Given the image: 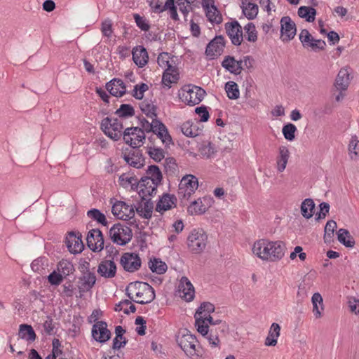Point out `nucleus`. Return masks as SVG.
<instances>
[{
    "mask_svg": "<svg viewBox=\"0 0 359 359\" xmlns=\"http://www.w3.org/2000/svg\"><path fill=\"white\" fill-rule=\"evenodd\" d=\"M128 297L140 304H146L151 302L155 299L154 288L144 282H133L126 287Z\"/></svg>",
    "mask_w": 359,
    "mask_h": 359,
    "instance_id": "nucleus-1",
    "label": "nucleus"
},
{
    "mask_svg": "<svg viewBox=\"0 0 359 359\" xmlns=\"http://www.w3.org/2000/svg\"><path fill=\"white\" fill-rule=\"evenodd\" d=\"M177 343L190 359H201L204 351L199 345L196 337L188 330H184L177 336Z\"/></svg>",
    "mask_w": 359,
    "mask_h": 359,
    "instance_id": "nucleus-2",
    "label": "nucleus"
},
{
    "mask_svg": "<svg viewBox=\"0 0 359 359\" xmlns=\"http://www.w3.org/2000/svg\"><path fill=\"white\" fill-rule=\"evenodd\" d=\"M170 55L164 52L159 54L157 58L158 65L165 69L162 77V82L168 88L171 87L172 83H177L179 79L177 69L172 64L173 61H170Z\"/></svg>",
    "mask_w": 359,
    "mask_h": 359,
    "instance_id": "nucleus-3",
    "label": "nucleus"
},
{
    "mask_svg": "<svg viewBox=\"0 0 359 359\" xmlns=\"http://www.w3.org/2000/svg\"><path fill=\"white\" fill-rule=\"evenodd\" d=\"M205 95V91L202 88L191 84L184 86L178 94L180 99L190 106L199 104Z\"/></svg>",
    "mask_w": 359,
    "mask_h": 359,
    "instance_id": "nucleus-4",
    "label": "nucleus"
},
{
    "mask_svg": "<svg viewBox=\"0 0 359 359\" xmlns=\"http://www.w3.org/2000/svg\"><path fill=\"white\" fill-rule=\"evenodd\" d=\"M198 187L197 177L192 175H187L182 177L177 191V196L180 202L184 205Z\"/></svg>",
    "mask_w": 359,
    "mask_h": 359,
    "instance_id": "nucleus-5",
    "label": "nucleus"
},
{
    "mask_svg": "<svg viewBox=\"0 0 359 359\" xmlns=\"http://www.w3.org/2000/svg\"><path fill=\"white\" fill-rule=\"evenodd\" d=\"M208 236L203 229H193L187 237L189 250L195 254L201 253L206 248Z\"/></svg>",
    "mask_w": 359,
    "mask_h": 359,
    "instance_id": "nucleus-6",
    "label": "nucleus"
},
{
    "mask_svg": "<svg viewBox=\"0 0 359 359\" xmlns=\"http://www.w3.org/2000/svg\"><path fill=\"white\" fill-rule=\"evenodd\" d=\"M109 234L113 243L118 245H126L131 241L133 237L131 229L119 223L114 224L109 229Z\"/></svg>",
    "mask_w": 359,
    "mask_h": 359,
    "instance_id": "nucleus-7",
    "label": "nucleus"
},
{
    "mask_svg": "<svg viewBox=\"0 0 359 359\" xmlns=\"http://www.w3.org/2000/svg\"><path fill=\"white\" fill-rule=\"evenodd\" d=\"M101 128L106 135L114 141L123 135V124L118 118L106 117L101 122Z\"/></svg>",
    "mask_w": 359,
    "mask_h": 359,
    "instance_id": "nucleus-8",
    "label": "nucleus"
},
{
    "mask_svg": "<svg viewBox=\"0 0 359 359\" xmlns=\"http://www.w3.org/2000/svg\"><path fill=\"white\" fill-rule=\"evenodd\" d=\"M124 142L133 148L140 147L143 144L145 135L141 128L131 127L125 129L123 133Z\"/></svg>",
    "mask_w": 359,
    "mask_h": 359,
    "instance_id": "nucleus-9",
    "label": "nucleus"
},
{
    "mask_svg": "<svg viewBox=\"0 0 359 359\" xmlns=\"http://www.w3.org/2000/svg\"><path fill=\"white\" fill-rule=\"evenodd\" d=\"M141 259L134 252H124L120 259V264L123 269L130 273L139 270L141 266Z\"/></svg>",
    "mask_w": 359,
    "mask_h": 359,
    "instance_id": "nucleus-10",
    "label": "nucleus"
},
{
    "mask_svg": "<svg viewBox=\"0 0 359 359\" xmlns=\"http://www.w3.org/2000/svg\"><path fill=\"white\" fill-rule=\"evenodd\" d=\"M111 212L118 219L125 221L130 220L135 216L134 208L121 201L113 205Z\"/></svg>",
    "mask_w": 359,
    "mask_h": 359,
    "instance_id": "nucleus-11",
    "label": "nucleus"
},
{
    "mask_svg": "<svg viewBox=\"0 0 359 359\" xmlns=\"http://www.w3.org/2000/svg\"><path fill=\"white\" fill-rule=\"evenodd\" d=\"M88 247L93 252H100L104 248V238L99 229H91L86 238Z\"/></svg>",
    "mask_w": 359,
    "mask_h": 359,
    "instance_id": "nucleus-12",
    "label": "nucleus"
},
{
    "mask_svg": "<svg viewBox=\"0 0 359 359\" xmlns=\"http://www.w3.org/2000/svg\"><path fill=\"white\" fill-rule=\"evenodd\" d=\"M280 33L283 41H290L294 39L297 29L295 23L289 16H284L280 20Z\"/></svg>",
    "mask_w": 359,
    "mask_h": 359,
    "instance_id": "nucleus-13",
    "label": "nucleus"
},
{
    "mask_svg": "<svg viewBox=\"0 0 359 359\" xmlns=\"http://www.w3.org/2000/svg\"><path fill=\"white\" fill-rule=\"evenodd\" d=\"M225 29L231 43L235 46L241 45L243 40V36L242 27L238 21L234 20L226 23Z\"/></svg>",
    "mask_w": 359,
    "mask_h": 359,
    "instance_id": "nucleus-14",
    "label": "nucleus"
},
{
    "mask_svg": "<svg viewBox=\"0 0 359 359\" xmlns=\"http://www.w3.org/2000/svg\"><path fill=\"white\" fill-rule=\"evenodd\" d=\"M96 276L94 272L90 271L88 269L83 271L82 276L79 278L78 288L81 296L83 293L90 291L95 285Z\"/></svg>",
    "mask_w": 359,
    "mask_h": 359,
    "instance_id": "nucleus-15",
    "label": "nucleus"
},
{
    "mask_svg": "<svg viewBox=\"0 0 359 359\" xmlns=\"http://www.w3.org/2000/svg\"><path fill=\"white\" fill-rule=\"evenodd\" d=\"M225 46L224 39L222 36H216L208 44L205 49L207 56L214 58L215 56L220 55L224 50Z\"/></svg>",
    "mask_w": 359,
    "mask_h": 359,
    "instance_id": "nucleus-16",
    "label": "nucleus"
},
{
    "mask_svg": "<svg viewBox=\"0 0 359 359\" xmlns=\"http://www.w3.org/2000/svg\"><path fill=\"white\" fill-rule=\"evenodd\" d=\"M114 259V257H112ZM117 267L113 259H104L101 261L97 267L98 274L104 278H113L116 275Z\"/></svg>",
    "mask_w": 359,
    "mask_h": 359,
    "instance_id": "nucleus-17",
    "label": "nucleus"
},
{
    "mask_svg": "<svg viewBox=\"0 0 359 359\" xmlns=\"http://www.w3.org/2000/svg\"><path fill=\"white\" fill-rule=\"evenodd\" d=\"M92 336L97 341L104 343L110 339L111 332L104 321H98L92 328Z\"/></svg>",
    "mask_w": 359,
    "mask_h": 359,
    "instance_id": "nucleus-18",
    "label": "nucleus"
},
{
    "mask_svg": "<svg viewBox=\"0 0 359 359\" xmlns=\"http://www.w3.org/2000/svg\"><path fill=\"white\" fill-rule=\"evenodd\" d=\"M270 262H276L280 260L285 255L286 246L281 241H269Z\"/></svg>",
    "mask_w": 359,
    "mask_h": 359,
    "instance_id": "nucleus-19",
    "label": "nucleus"
},
{
    "mask_svg": "<svg viewBox=\"0 0 359 359\" xmlns=\"http://www.w3.org/2000/svg\"><path fill=\"white\" fill-rule=\"evenodd\" d=\"M178 292L180 296L187 302H191L194 297V287L190 280L185 276L182 277L179 285Z\"/></svg>",
    "mask_w": 359,
    "mask_h": 359,
    "instance_id": "nucleus-20",
    "label": "nucleus"
},
{
    "mask_svg": "<svg viewBox=\"0 0 359 359\" xmlns=\"http://www.w3.org/2000/svg\"><path fill=\"white\" fill-rule=\"evenodd\" d=\"M221 322V320H214L210 315L206 316H200V317H196L195 326L199 333L203 336H205L209 332L208 324L215 325L219 324Z\"/></svg>",
    "mask_w": 359,
    "mask_h": 359,
    "instance_id": "nucleus-21",
    "label": "nucleus"
},
{
    "mask_svg": "<svg viewBox=\"0 0 359 359\" xmlns=\"http://www.w3.org/2000/svg\"><path fill=\"white\" fill-rule=\"evenodd\" d=\"M269 241L261 239L256 241L252 247L253 253L262 260L269 262Z\"/></svg>",
    "mask_w": 359,
    "mask_h": 359,
    "instance_id": "nucleus-22",
    "label": "nucleus"
},
{
    "mask_svg": "<svg viewBox=\"0 0 359 359\" xmlns=\"http://www.w3.org/2000/svg\"><path fill=\"white\" fill-rule=\"evenodd\" d=\"M66 245L71 253L81 252L83 249L81 236H77L74 232H69L66 237Z\"/></svg>",
    "mask_w": 359,
    "mask_h": 359,
    "instance_id": "nucleus-23",
    "label": "nucleus"
},
{
    "mask_svg": "<svg viewBox=\"0 0 359 359\" xmlns=\"http://www.w3.org/2000/svg\"><path fill=\"white\" fill-rule=\"evenodd\" d=\"M106 88L111 95L116 97H122L126 93V85L120 79H114L107 83Z\"/></svg>",
    "mask_w": 359,
    "mask_h": 359,
    "instance_id": "nucleus-24",
    "label": "nucleus"
},
{
    "mask_svg": "<svg viewBox=\"0 0 359 359\" xmlns=\"http://www.w3.org/2000/svg\"><path fill=\"white\" fill-rule=\"evenodd\" d=\"M177 198L174 195L165 194L159 200L156 206V210L163 212L170 210L176 206Z\"/></svg>",
    "mask_w": 359,
    "mask_h": 359,
    "instance_id": "nucleus-25",
    "label": "nucleus"
},
{
    "mask_svg": "<svg viewBox=\"0 0 359 359\" xmlns=\"http://www.w3.org/2000/svg\"><path fill=\"white\" fill-rule=\"evenodd\" d=\"M133 60L139 67H144L149 60L146 48L143 46H137L133 50Z\"/></svg>",
    "mask_w": 359,
    "mask_h": 359,
    "instance_id": "nucleus-26",
    "label": "nucleus"
},
{
    "mask_svg": "<svg viewBox=\"0 0 359 359\" xmlns=\"http://www.w3.org/2000/svg\"><path fill=\"white\" fill-rule=\"evenodd\" d=\"M162 181V173L159 168L156 165H149L146 170V176L144 180L148 184H161Z\"/></svg>",
    "mask_w": 359,
    "mask_h": 359,
    "instance_id": "nucleus-27",
    "label": "nucleus"
},
{
    "mask_svg": "<svg viewBox=\"0 0 359 359\" xmlns=\"http://www.w3.org/2000/svg\"><path fill=\"white\" fill-rule=\"evenodd\" d=\"M205 4L203 6L205 7L206 16L208 20L211 22L219 24L222 20V17L219 13V11L214 6H209L210 2H213L212 0H203Z\"/></svg>",
    "mask_w": 359,
    "mask_h": 359,
    "instance_id": "nucleus-28",
    "label": "nucleus"
},
{
    "mask_svg": "<svg viewBox=\"0 0 359 359\" xmlns=\"http://www.w3.org/2000/svg\"><path fill=\"white\" fill-rule=\"evenodd\" d=\"M156 128H154L152 132L161 140L163 144L165 146L169 145L172 142V138L168 133L165 126L160 121H156Z\"/></svg>",
    "mask_w": 359,
    "mask_h": 359,
    "instance_id": "nucleus-29",
    "label": "nucleus"
},
{
    "mask_svg": "<svg viewBox=\"0 0 359 359\" xmlns=\"http://www.w3.org/2000/svg\"><path fill=\"white\" fill-rule=\"evenodd\" d=\"M124 160L130 166L135 168H141L144 165V158L139 151H133L124 155Z\"/></svg>",
    "mask_w": 359,
    "mask_h": 359,
    "instance_id": "nucleus-30",
    "label": "nucleus"
},
{
    "mask_svg": "<svg viewBox=\"0 0 359 359\" xmlns=\"http://www.w3.org/2000/svg\"><path fill=\"white\" fill-rule=\"evenodd\" d=\"M135 209L140 216L145 219H149L152 215L154 204L150 199L147 200L144 198V200L142 199V203L139 204L137 207H135Z\"/></svg>",
    "mask_w": 359,
    "mask_h": 359,
    "instance_id": "nucleus-31",
    "label": "nucleus"
},
{
    "mask_svg": "<svg viewBox=\"0 0 359 359\" xmlns=\"http://www.w3.org/2000/svg\"><path fill=\"white\" fill-rule=\"evenodd\" d=\"M144 180V177H142L141 180L138 183V187L140 188L139 195L144 200V198L147 196H152L155 194L156 192V187L158 184H150L147 182H143Z\"/></svg>",
    "mask_w": 359,
    "mask_h": 359,
    "instance_id": "nucleus-32",
    "label": "nucleus"
},
{
    "mask_svg": "<svg viewBox=\"0 0 359 359\" xmlns=\"http://www.w3.org/2000/svg\"><path fill=\"white\" fill-rule=\"evenodd\" d=\"M222 67L235 75H239L242 72V68L237 65V60L230 55L224 57L222 62Z\"/></svg>",
    "mask_w": 359,
    "mask_h": 359,
    "instance_id": "nucleus-33",
    "label": "nucleus"
},
{
    "mask_svg": "<svg viewBox=\"0 0 359 359\" xmlns=\"http://www.w3.org/2000/svg\"><path fill=\"white\" fill-rule=\"evenodd\" d=\"M350 82L349 74L346 69H341L335 81V86L339 90L347 89Z\"/></svg>",
    "mask_w": 359,
    "mask_h": 359,
    "instance_id": "nucleus-34",
    "label": "nucleus"
},
{
    "mask_svg": "<svg viewBox=\"0 0 359 359\" xmlns=\"http://www.w3.org/2000/svg\"><path fill=\"white\" fill-rule=\"evenodd\" d=\"M241 8L243 14L249 20L255 19L258 14V6L254 2L244 0L242 1Z\"/></svg>",
    "mask_w": 359,
    "mask_h": 359,
    "instance_id": "nucleus-35",
    "label": "nucleus"
},
{
    "mask_svg": "<svg viewBox=\"0 0 359 359\" xmlns=\"http://www.w3.org/2000/svg\"><path fill=\"white\" fill-rule=\"evenodd\" d=\"M280 325L276 323H272L269 332V334L265 340V345L268 346H276L277 344V339L280 336Z\"/></svg>",
    "mask_w": 359,
    "mask_h": 359,
    "instance_id": "nucleus-36",
    "label": "nucleus"
},
{
    "mask_svg": "<svg viewBox=\"0 0 359 359\" xmlns=\"http://www.w3.org/2000/svg\"><path fill=\"white\" fill-rule=\"evenodd\" d=\"M198 151L202 158L208 159L214 158L217 150L212 143L204 142L200 146Z\"/></svg>",
    "mask_w": 359,
    "mask_h": 359,
    "instance_id": "nucleus-37",
    "label": "nucleus"
},
{
    "mask_svg": "<svg viewBox=\"0 0 359 359\" xmlns=\"http://www.w3.org/2000/svg\"><path fill=\"white\" fill-rule=\"evenodd\" d=\"M313 304V312L316 318L322 317V311L324 310L323 300L321 294L316 292L313 294L311 298Z\"/></svg>",
    "mask_w": 359,
    "mask_h": 359,
    "instance_id": "nucleus-38",
    "label": "nucleus"
},
{
    "mask_svg": "<svg viewBox=\"0 0 359 359\" xmlns=\"http://www.w3.org/2000/svg\"><path fill=\"white\" fill-rule=\"evenodd\" d=\"M290 152L285 146H280L279 147V155L277 160V169L279 172H283L287 165Z\"/></svg>",
    "mask_w": 359,
    "mask_h": 359,
    "instance_id": "nucleus-39",
    "label": "nucleus"
},
{
    "mask_svg": "<svg viewBox=\"0 0 359 359\" xmlns=\"http://www.w3.org/2000/svg\"><path fill=\"white\" fill-rule=\"evenodd\" d=\"M337 239L339 243L347 248H353L355 241L349 231L345 229H339L337 231Z\"/></svg>",
    "mask_w": 359,
    "mask_h": 359,
    "instance_id": "nucleus-40",
    "label": "nucleus"
},
{
    "mask_svg": "<svg viewBox=\"0 0 359 359\" xmlns=\"http://www.w3.org/2000/svg\"><path fill=\"white\" fill-rule=\"evenodd\" d=\"M18 334L21 339L29 341H34L36 337L33 327L27 324H22L20 325Z\"/></svg>",
    "mask_w": 359,
    "mask_h": 359,
    "instance_id": "nucleus-41",
    "label": "nucleus"
},
{
    "mask_svg": "<svg viewBox=\"0 0 359 359\" xmlns=\"http://www.w3.org/2000/svg\"><path fill=\"white\" fill-rule=\"evenodd\" d=\"M206 210L207 207L203 204L201 198H198L192 201L187 208L188 212L191 215L203 214L205 212Z\"/></svg>",
    "mask_w": 359,
    "mask_h": 359,
    "instance_id": "nucleus-42",
    "label": "nucleus"
},
{
    "mask_svg": "<svg viewBox=\"0 0 359 359\" xmlns=\"http://www.w3.org/2000/svg\"><path fill=\"white\" fill-rule=\"evenodd\" d=\"M315 203L311 198H306L301 205V212L306 219H310L313 215Z\"/></svg>",
    "mask_w": 359,
    "mask_h": 359,
    "instance_id": "nucleus-43",
    "label": "nucleus"
},
{
    "mask_svg": "<svg viewBox=\"0 0 359 359\" xmlns=\"http://www.w3.org/2000/svg\"><path fill=\"white\" fill-rule=\"evenodd\" d=\"M298 15L302 18H305L309 22H313L316 15V10L310 6H301L298 9Z\"/></svg>",
    "mask_w": 359,
    "mask_h": 359,
    "instance_id": "nucleus-44",
    "label": "nucleus"
},
{
    "mask_svg": "<svg viewBox=\"0 0 359 359\" xmlns=\"http://www.w3.org/2000/svg\"><path fill=\"white\" fill-rule=\"evenodd\" d=\"M181 130L187 137H194L199 135L198 128L190 121H186L182 125Z\"/></svg>",
    "mask_w": 359,
    "mask_h": 359,
    "instance_id": "nucleus-45",
    "label": "nucleus"
},
{
    "mask_svg": "<svg viewBox=\"0 0 359 359\" xmlns=\"http://www.w3.org/2000/svg\"><path fill=\"white\" fill-rule=\"evenodd\" d=\"M87 216L96 221L97 223L101 224L102 225L107 226L108 224V222L105 215L101 212L98 209L93 208L89 210L87 212Z\"/></svg>",
    "mask_w": 359,
    "mask_h": 359,
    "instance_id": "nucleus-46",
    "label": "nucleus"
},
{
    "mask_svg": "<svg viewBox=\"0 0 359 359\" xmlns=\"http://www.w3.org/2000/svg\"><path fill=\"white\" fill-rule=\"evenodd\" d=\"M337 228V222L332 219L327 222L325 226L324 241L330 243L333 238L334 231Z\"/></svg>",
    "mask_w": 359,
    "mask_h": 359,
    "instance_id": "nucleus-47",
    "label": "nucleus"
},
{
    "mask_svg": "<svg viewBox=\"0 0 359 359\" xmlns=\"http://www.w3.org/2000/svg\"><path fill=\"white\" fill-rule=\"evenodd\" d=\"M57 271L63 277H66L73 273L74 267L68 260L62 259L57 264Z\"/></svg>",
    "mask_w": 359,
    "mask_h": 359,
    "instance_id": "nucleus-48",
    "label": "nucleus"
},
{
    "mask_svg": "<svg viewBox=\"0 0 359 359\" xmlns=\"http://www.w3.org/2000/svg\"><path fill=\"white\" fill-rule=\"evenodd\" d=\"M142 111L149 118H156V107L147 101H144L140 104Z\"/></svg>",
    "mask_w": 359,
    "mask_h": 359,
    "instance_id": "nucleus-49",
    "label": "nucleus"
},
{
    "mask_svg": "<svg viewBox=\"0 0 359 359\" xmlns=\"http://www.w3.org/2000/svg\"><path fill=\"white\" fill-rule=\"evenodd\" d=\"M149 267L153 272L158 274H163L167 270L166 264L158 259L151 260L149 262Z\"/></svg>",
    "mask_w": 359,
    "mask_h": 359,
    "instance_id": "nucleus-50",
    "label": "nucleus"
},
{
    "mask_svg": "<svg viewBox=\"0 0 359 359\" xmlns=\"http://www.w3.org/2000/svg\"><path fill=\"white\" fill-rule=\"evenodd\" d=\"M225 90L227 96L231 100H236L239 97V90L236 83L234 81H228L225 84Z\"/></svg>",
    "mask_w": 359,
    "mask_h": 359,
    "instance_id": "nucleus-51",
    "label": "nucleus"
},
{
    "mask_svg": "<svg viewBox=\"0 0 359 359\" xmlns=\"http://www.w3.org/2000/svg\"><path fill=\"white\" fill-rule=\"evenodd\" d=\"M215 311V306L210 302H203L198 309L195 318L201 316H206L210 315L211 313Z\"/></svg>",
    "mask_w": 359,
    "mask_h": 359,
    "instance_id": "nucleus-52",
    "label": "nucleus"
},
{
    "mask_svg": "<svg viewBox=\"0 0 359 359\" xmlns=\"http://www.w3.org/2000/svg\"><path fill=\"white\" fill-rule=\"evenodd\" d=\"M115 114L121 118H128L133 116L135 114L134 108L128 104H123L120 106Z\"/></svg>",
    "mask_w": 359,
    "mask_h": 359,
    "instance_id": "nucleus-53",
    "label": "nucleus"
},
{
    "mask_svg": "<svg viewBox=\"0 0 359 359\" xmlns=\"http://www.w3.org/2000/svg\"><path fill=\"white\" fill-rule=\"evenodd\" d=\"M147 153L150 158L156 162H160L165 158V152L163 149L155 147H150L147 148Z\"/></svg>",
    "mask_w": 359,
    "mask_h": 359,
    "instance_id": "nucleus-54",
    "label": "nucleus"
},
{
    "mask_svg": "<svg viewBox=\"0 0 359 359\" xmlns=\"http://www.w3.org/2000/svg\"><path fill=\"white\" fill-rule=\"evenodd\" d=\"M244 29L246 32L245 39L250 42H255L257 40V32L255 25L252 22L248 23Z\"/></svg>",
    "mask_w": 359,
    "mask_h": 359,
    "instance_id": "nucleus-55",
    "label": "nucleus"
},
{
    "mask_svg": "<svg viewBox=\"0 0 359 359\" xmlns=\"http://www.w3.org/2000/svg\"><path fill=\"white\" fill-rule=\"evenodd\" d=\"M296 131L297 127L292 123H287L282 129L284 137L288 141H293L294 140Z\"/></svg>",
    "mask_w": 359,
    "mask_h": 359,
    "instance_id": "nucleus-56",
    "label": "nucleus"
},
{
    "mask_svg": "<svg viewBox=\"0 0 359 359\" xmlns=\"http://www.w3.org/2000/svg\"><path fill=\"white\" fill-rule=\"evenodd\" d=\"M47 266V259L44 257H39L34 259L31 264L32 269L39 273H42Z\"/></svg>",
    "mask_w": 359,
    "mask_h": 359,
    "instance_id": "nucleus-57",
    "label": "nucleus"
},
{
    "mask_svg": "<svg viewBox=\"0 0 359 359\" xmlns=\"http://www.w3.org/2000/svg\"><path fill=\"white\" fill-rule=\"evenodd\" d=\"M348 151L351 158H353V155L356 156L359 154V140L355 135L351 137L348 144Z\"/></svg>",
    "mask_w": 359,
    "mask_h": 359,
    "instance_id": "nucleus-58",
    "label": "nucleus"
},
{
    "mask_svg": "<svg viewBox=\"0 0 359 359\" xmlns=\"http://www.w3.org/2000/svg\"><path fill=\"white\" fill-rule=\"evenodd\" d=\"M134 20L137 26L142 31H148L150 28V25L144 17L140 15L137 13L133 15Z\"/></svg>",
    "mask_w": 359,
    "mask_h": 359,
    "instance_id": "nucleus-59",
    "label": "nucleus"
},
{
    "mask_svg": "<svg viewBox=\"0 0 359 359\" xmlns=\"http://www.w3.org/2000/svg\"><path fill=\"white\" fill-rule=\"evenodd\" d=\"M148 90V86L146 83L135 85L132 92V95L137 99L142 100L144 97V93Z\"/></svg>",
    "mask_w": 359,
    "mask_h": 359,
    "instance_id": "nucleus-60",
    "label": "nucleus"
},
{
    "mask_svg": "<svg viewBox=\"0 0 359 359\" xmlns=\"http://www.w3.org/2000/svg\"><path fill=\"white\" fill-rule=\"evenodd\" d=\"M151 123H149L145 118H140V122L142 127V130L144 132L149 133L154 130V128H156V121H158L156 118H151Z\"/></svg>",
    "mask_w": 359,
    "mask_h": 359,
    "instance_id": "nucleus-61",
    "label": "nucleus"
},
{
    "mask_svg": "<svg viewBox=\"0 0 359 359\" xmlns=\"http://www.w3.org/2000/svg\"><path fill=\"white\" fill-rule=\"evenodd\" d=\"M308 44L306 48H311L314 51L323 50L326 46V43L323 40L315 39L314 38Z\"/></svg>",
    "mask_w": 359,
    "mask_h": 359,
    "instance_id": "nucleus-62",
    "label": "nucleus"
},
{
    "mask_svg": "<svg viewBox=\"0 0 359 359\" xmlns=\"http://www.w3.org/2000/svg\"><path fill=\"white\" fill-rule=\"evenodd\" d=\"M101 31L104 36L110 37L113 33L112 22L110 19H106L102 23Z\"/></svg>",
    "mask_w": 359,
    "mask_h": 359,
    "instance_id": "nucleus-63",
    "label": "nucleus"
},
{
    "mask_svg": "<svg viewBox=\"0 0 359 359\" xmlns=\"http://www.w3.org/2000/svg\"><path fill=\"white\" fill-rule=\"evenodd\" d=\"M43 327L44 329V332L47 334L52 335L54 334L55 325L53 323V320L51 317L47 316L46 320L44 321L43 324Z\"/></svg>",
    "mask_w": 359,
    "mask_h": 359,
    "instance_id": "nucleus-64",
    "label": "nucleus"
}]
</instances>
